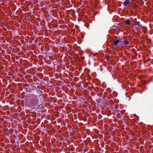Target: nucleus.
I'll return each instance as SVG.
<instances>
[{
	"instance_id": "obj_1",
	"label": "nucleus",
	"mask_w": 153,
	"mask_h": 153,
	"mask_svg": "<svg viewBox=\"0 0 153 153\" xmlns=\"http://www.w3.org/2000/svg\"><path fill=\"white\" fill-rule=\"evenodd\" d=\"M130 1L129 0H126L123 3V5L125 6H126L129 4Z\"/></svg>"
},
{
	"instance_id": "obj_2",
	"label": "nucleus",
	"mask_w": 153,
	"mask_h": 153,
	"mask_svg": "<svg viewBox=\"0 0 153 153\" xmlns=\"http://www.w3.org/2000/svg\"><path fill=\"white\" fill-rule=\"evenodd\" d=\"M119 40H117L116 41H114L113 42V43L115 45H116L118 44V43L119 42Z\"/></svg>"
},
{
	"instance_id": "obj_3",
	"label": "nucleus",
	"mask_w": 153,
	"mask_h": 153,
	"mask_svg": "<svg viewBox=\"0 0 153 153\" xmlns=\"http://www.w3.org/2000/svg\"><path fill=\"white\" fill-rule=\"evenodd\" d=\"M125 22L126 25H128L131 22L129 20H127Z\"/></svg>"
},
{
	"instance_id": "obj_4",
	"label": "nucleus",
	"mask_w": 153,
	"mask_h": 153,
	"mask_svg": "<svg viewBox=\"0 0 153 153\" xmlns=\"http://www.w3.org/2000/svg\"><path fill=\"white\" fill-rule=\"evenodd\" d=\"M124 43L126 45H128L129 44V42L127 40L125 41Z\"/></svg>"
},
{
	"instance_id": "obj_5",
	"label": "nucleus",
	"mask_w": 153,
	"mask_h": 153,
	"mask_svg": "<svg viewBox=\"0 0 153 153\" xmlns=\"http://www.w3.org/2000/svg\"><path fill=\"white\" fill-rule=\"evenodd\" d=\"M140 24V23L139 22H136L134 23V25H139Z\"/></svg>"
},
{
	"instance_id": "obj_6",
	"label": "nucleus",
	"mask_w": 153,
	"mask_h": 153,
	"mask_svg": "<svg viewBox=\"0 0 153 153\" xmlns=\"http://www.w3.org/2000/svg\"><path fill=\"white\" fill-rule=\"evenodd\" d=\"M109 58V56H107V59L108 60Z\"/></svg>"
}]
</instances>
